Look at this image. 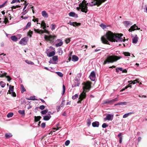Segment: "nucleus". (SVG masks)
I'll return each mask as SVG.
<instances>
[{"mask_svg": "<svg viewBox=\"0 0 147 147\" xmlns=\"http://www.w3.org/2000/svg\"><path fill=\"white\" fill-rule=\"evenodd\" d=\"M34 31L36 33H37L39 34H43L42 30H39V29H36L35 28H34Z\"/></svg>", "mask_w": 147, "mask_h": 147, "instance_id": "f3484780", "label": "nucleus"}, {"mask_svg": "<svg viewBox=\"0 0 147 147\" xmlns=\"http://www.w3.org/2000/svg\"><path fill=\"white\" fill-rule=\"evenodd\" d=\"M118 98L117 97L115 98L112 99L111 100H107L104 101L103 102V104H107V105H111L113 104L115 101L118 100Z\"/></svg>", "mask_w": 147, "mask_h": 147, "instance_id": "6e6552de", "label": "nucleus"}, {"mask_svg": "<svg viewBox=\"0 0 147 147\" xmlns=\"http://www.w3.org/2000/svg\"><path fill=\"white\" fill-rule=\"evenodd\" d=\"M0 85L3 88L5 86V84L3 81H1L0 82Z\"/></svg>", "mask_w": 147, "mask_h": 147, "instance_id": "c9c22d12", "label": "nucleus"}, {"mask_svg": "<svg viewBox=\"0 0 147 147\" xmlns=\"http://www.w3.org/2000/svg\"><path fill=\"white\" fill-rule=\"evenodd\" d=\"M28 38H22L20 41L19 43L22 45H25L26 44Z\"/></svg>", "mask_w": 147, "mask_h": 147, "instance_id": "f8f14e48", "label": "nucleus"}, {"mask_svg": "<svg viewBox=\"0 0 147 147\" xmlns=\"http://www.w3.org/2000/svg\"><path fill=\"white\" fill-rule=\"evenodd\" d=\"M92 82L90 81H88L86 83L84 82L83 84L84 86L83 87V91L86 92L88 91L91 88V84Z\"/></svg>", "mask_w": 147, "mask_h": 147, "instance_id": "7ed1b4c3", "label": "nucleus"}, {"mask_svg": "<svg viewBox=\"0 0 147 147\" xmlns=\"http://www.w3.org/2000/svg\"><path fill=\"white\" fill-rule=\"evenodd\" d=\"M30 99L31 100H37V99H36L35 98V96H31L30 97Z\"/></svg>", "mask_w": 147, "mask_h": 147, "instance_id": "49530a36", "label": "nucleus"}, {"mask_svg": "<svg viewBox=\"0 0 147 147\" xmlns=\"http://www.w3.org/2000/svg\"><path fill=\"white\" fill-rule=\"evenodd\" d=\"M108 126V125H107L106 123H104L102 124V127L103 128H105Z\"/></svg>", "mask_w": 147, "mask_h": 147, "instance_id": "603ef678", "label": "nucleus"}, {"mask_svg": "<svg viewBox=\"0 0 147 147\" xmlns=\"http://www.w3.org/2000/svg\"><path fill=\"white\" fill-rule=\"evenodd\" d=\"M33 34V32L30 30L28 32L27 35L29 36L30 37H32V35Z\"/></svg>", "mask_w": 147, "mask_h": 147, "instance_id": "473e14b6", "label": "nucleus"}, {"mask_svg": "<svg viewBox=\"0 0 147 147\" xmlns=\"http://www.w3.org/2000/svg\"><path fill=\"white\" fill-rule=\"evenodd\" d=\"M63 92L62 93V95H63L65 93V85L63 84Z\"/></svg>", "mask_w": 147, "mask_h": 147, "instance_id": "a18cd8bd", "label": "nucleus"}, {"mask_svg": "<svg viewBox=\"0 0 147 147\" xmlns=\"http://www.w3.org/2000/svg\"><path fill=\"white\" fill-rule=\"evenodd\" d=\"M61 108V107L60 106H57L56 107V109L57 111L58 112L59 111L60 109Z\"/></svg>", "mask_w": 147, "mask_h": 147, "instance_id": "0e129e2a", "label": "nucleus"}, {"mask_svg": "<svg viewBox=\"0 0 147 147\" xmlns=\"http://www.w3.org/2000/svg\"><path fill=\"white\" fill-rule=\"evenodd\" d=\"M42 16L44 17L47 18L48 17L47 13L45 11H42Z\"/></svg>", "mask_w": 147, "mask_h": 147, "instance_id": "a211bd4d", "label": "nucleus"}, {"mask_svg": "<svg viewBox=\"0 0 147 147\" xmlns=\"http://www.w3.org/2000/svg\"><path fill=\"white\" fill-rule=\"evenodd\" d=\"M81 24L80 23H77L76 22H74L73 26L74 27L78 26L81 25Z\"/></svg>", "mask_w": 147, "mask_h": 147, "instance_id": "7c9ffc66", "label": "nucleus"}, {"mask_svg": "<svg viewBox=\"0 0 147 147\" xmlns=\"http://www.w3.org/2000/svg\"><path fill=\"white\" fill-rule=\"evenodd\" d=\"M51 26H52L51 29L52 30H53L55 29V25L53 24H51Z\"/></svg>", "mask_w": 147, "mask_h": 147, "instance_id": "774afa93", "label": "nucleus"}, {"mask_svg": "<svg viewBox=\"0 0 147 147\" xmlns=\"http://www.w3.org/2000/svg\"><path fill=\"white\" fill-rule=\"evenodd\" d=\"M79 7H77V9L78 11H79L80 9H81V11L83 12H84L85 13H86L87 11H88V7H86L85 8H84L83 7H82V8H81V7L79 6Z\"/></svg>", "mask_w": 147, "mask_h": 147, "instance_id": "9d476101", "label": "nucleus"}, {"mask_svg": "<svg viewBox=\"0 0 147 147\" xmlns=\"http://www.w3.org/2000/svg\"><path fill=\"white\" fill-rule=\"evenodd\" d=\"M70 39L69 38H67L65 40V41L66 44L68 43L70 41Z\"/></svg>", "mask_w": 147, "mask_h": 147, "instance_id": "052dcab7", "label": "nucleus"}, {"mask_svg": "<svg viewBox=\"0 0 147 147\" xmlns=\"http://www.w3.org/2000/svg\"><path fill=\"white\" fill-rule=\"evenodd\" d=\"M41 25V26H42L43 29H45L47 28L46 24L44 20H43L42 21Z\"/></svg>", "mask_w": 147, "mask_h": 147, "instance_id": "6ab92c4d", "label": "nucleus"}, {"mask_svg": "<svg viewBox=\"0 0 147 147\" xmlns=\"http://www.w3.org/2000/svg\"><path fill=\"white\" fill-rule=\"evenodd\" d=\"M7 3V1H6L5 2V3H3L2 5H0V8H1L3 7L5 5V4Z\"/></svg>", "mask_w": 147, "mask_h": 147, "instance_id": "864d4df0", "label": "nucleus"}, {"mask_svg": "<svg viewBox=\"0 0 147 147\" xmlns=\"http://www.w3.org/2000/svg\"><path fill=\"white\" fill-rule=\"evenodd\" d=\"M46 29V28L43 29H44V30H42L43 34L44 33H47V34H49V31H48V30H47Z\"/></svg>", "mask_w": 147, "mask_h": 147, "instance_id": "8fccbe9b", "label": "nucleus"}, {"mask_svg": "<svg viewBox=\"0 0 147 147\" xmlns=\"http://www.w3.org/2000/svg\"><path fill=\"white\" fill-rule=\"evenodd\" d=\"M139 80L138 79H137L133 81H129L128 82L129 83H130V82H131V83L133 84H135L139 82V81L138 80Z\"/></svg>", "mask_w": 147, "mask_h": 147, "instance_id": "5701e85b", "label": "nucleus"}, {"mask_svg": "<svg viewBox=\"0 0 147 147\" xmlns=\"http://www.w3.org/2000/svg\"><path fill=\"white\" fill-rule=\"evenodd\" d=\"M127 104V102H120L118 103L115 104V105L116 106L117 105H125Z\"/></svg>", "mask_w": 147, "mask_h": 147, "instance_id": "b1692460", "label": "nucleus"}, {"mask_svg": "<svg viewBox=\"0 0 147 147\" xmlns=\"http://www.w3.org/2000/svg\"><path fill=\"white\" fill-rule=\"evenodd\" d=\"M21 87L22 89V93H23L24 92L26 91V90L22 84L21 85Z\"/></svg>", "mask_w": 147, "mask_h": 147, "instance_id": "c756f323", "label": "nucleus"}, {"mask_svg": "<svg viewBox=\"0 0 147 147\" xmlns=\"http://www.w3.org/2000/svg\"><path fill=\"white\" fill-rule=\"evenodd\" d=\"M133 113H134L133 112H130V113H128L125 114L123 115V118L127 117L129 115H130V114H133Z\"/></svg>", "mask_w": 147, "mask_h": 147, "instance_id": "cd10ccee", "label": "nucleus"}, {"mask_svg": "<svg viewBox=\"0 0 147 147\" xmlns=\"http://www.w3.org/2000/svg\"><path fill=\"white\" fill-rule=\"evenodd\" d=\"M4 22L5 24H6L7 23H9V21L7 18H5L4 19Z\"/></svg>", "mask_w": 147, "mask_h": 147, "instance_id": "6e6d98bb", "label": "nucleus"}, {"mask_svg": "<svg viewBox=\"0 0 147 147\" xmlns=\"http://www.w3.org/2000/svg\"><path fill=\"white\" fill-rule=\"evenodd\" d=\"M51 117V116H44L43 119L45 121H48L50 119Z\"/></svg>", "mask_w": 147, "mask_h": 147, "instance_id": "393cba45", "label": "nucleus"}, {"mask_svg": "<svg viewBox=\"0 0 147 147\" xmlns=\"http://www.w3.org/2000/svg\"><path fill=\"white\" fill-rule=\"evenodd\" d=\"M65 100H62V101L61 104V107H64V102H65Z\"/></svg>", "mask_w": 147, "mask_h": 147, "instance_id": "e2e57ef3", "label": "nucleus"}, {"mask_svg": "<svg viewBox=\"0 0 147 147\" xmlns=\"http://www.w3.org/2000/svg\"><path fill=\"white\" fill-rule=\"evenodd\" d=\"M87 124L88 126H89L91 124V120L90 119H88L86 120Z\"/></svg>", "mask_w": 147, "mask_h": 147, "instance_id": "e433bc0d", "label": "nucleus"}, {"mask_svg": "<svg viewBox=\"0 0 147 147\" xmlns=\"http://www.w3.org/2000/svg\"><path fill=\"white\" fill-rule=\"evenodd\" d=\"M92 125L93 127H98L99 125V122L97 121L93 122L92 123Z\"/></svg>", "mask_w": 147, "mask_h": 147, "instance_id": "2eb2a0df", "label": "nucleus"}, {"mask_svg": "<svg viewBox=\"0 0 147 147\" xmlns=\"http://www.w3.org/2000/svg\"><path fill=\"white\" fill-rule=\"evenodd\" d=\"M25 62L26 63L29 64L33 65L34 64L33 62L31 61H29L28 60H26L25 61Z\"/></svg>", "mask_w": 147, "mask_h": 147, "instance_id": "79ce46f5", "label": "nucleus"}, {"mask_svg": "<svg viewBox=\"0 0 147 147\" xmlns=\"http://www.w3.org/2000/svg\"><path fill=\"white\" fill-rule=\"evenodd\" d=\"M89 4L90 3L88 4V3H87L86 0H84L82 3L79 4V5L80 6L81 8H82V7L85 8L86 7H87V5L88 4H89V5L90 6Z\"/></svg>", "mask_w": 147, "mask_h": 147, "instance_id": "1a4fd4ad", "label": "nucleus"}, {"mask_svg": "<svg viewBox=\"0 0 147 147\" xmlns=\"http://www.w3.org/2000/svg\"><path fill=\"white\" fill-rule=\"evenodd\" d=\"M136 28H137V26H136V24L132 26L129 29L128 31L129 32H131L136 30Z\"/></svg>", "mask_w": 147, "mask_h": 147, "instance_id": "4468645a", "label": "nucleus"}, {"mask_svg": "<svg viewBox=\"0 0 147 147\" xmlns=\"http://www.w3.org/2000/svg\"><path fill=\"white\" fill-rule=\"evenodd\" d=\"M13 90L14 86L11 85H9V90H8L7 94L9 93L10 94H11L12 96L14 97L16 96V94L13 91Z\"/></svg>", "mask_w": 147, "mask_h": 147, "instance_id": "0eeeda50", "label": "nucleus"}, {"mask_svg": "<svg viewBox=\"0 0 147 147\" xmlns=\"http://www.w3.org/2000/svg\"><path fill=\"white\" fill-rule=\"evenodd\" d=\"M18 112L19 113L22 115H24L25 114V111L24 110L22 111L21 110H19V111H18Z\"/></svg>", "mask_w": 147, "mask_h": 147, "instance_id": "58836bf2", "label": "nucleus"}, {"mask_svg": "<svg viewBox=\"0 0 147 147\" xmlns=\"http://www.w3.org/2000/svg\"><path fill=\"white\" fill-rule=\"evenodd\" d=\"M45 109V106L44 105H41L39 107V109L41 110H43Z\"/></svg>", "mask_w": 147, "mask_h": 147, "instance_id": "4d7b16f0", "label": "nucleus"}, {"mask_svg": "<svg viewBox=\"0 0 147 147\" xmlns=\"http://www.w3.org/2000/svg\"><path fill=\"white\" fill-rule=\"evenodd\" d=\"M122 58L121 56H117L115 55H109L108 56L104 61L103 65L107 63H113Z\"/></svg>", "mask_w": 147, "mask_h": 147, "instance_id": "f03ea898", "label": "nucleus"}, {"mask_svg": "<svg viewBox=\"0 0 147 147\" xmlns=\"http://www.w3.org/2000/svg\"><path fill=\"white\" fill-rule=\"evenodd\" d=\"M123 35L122 34L114 33L111 31H108L105 35L101 37V40L103 44L109 45L110 44L108 40L112 42H124L126 40L125 37H123L124 39L121 37Z\"/></svg>", "mask_w": 147, "mask_h": 147, "instance_id": "f257e3e1", "label": "nucleus"}, {"mask_svg": "<svg viewBox=\"0 0 147 147\" xmlns=\"http://www.w3.org/2000/svg\"><path fill=\"white\" fill-rule=\"evenodd\" d=\"M79 84H80L78 83H77V84H75L74 85H72V86L73 87H75L76 86H79Z\"/></svg>", "mask_w": 147, "mask_h": 147, "instance_id": "338daca9", "label": "nucleus"}, {"mask_svg": "<svg viewBox=\"0 0 147 147\" xmlns=\"http://www.w3.org/2000/svg\"><path fill=\"white\" fill-rule=\"evenodd\" d=\"M56 73L60 77H62L63 76V74L62 73L59 72H57Z\"/></svg>", "mask_w": 147, "mask_h": 147, "instance_id": "c03bdc74", "label": "nucleus"}, {"mask_svg": "<svg viewBox=\"0 0 147 147\" xmlns=\"http://www.w3.org/2000/svg\"><path fill=\"white\" fill-rule=\"evenodd\" d=\"M89 77L91 81H94L95 80L96 78V75L94 71H92L91 72Z\"/></svg>", "mask_w": 147, "mask_h": 147, "instance_id": "ddd939ff", "label": "nucleus"}, {"mask_svg": "<svg viewBox=\"0 0 147 147\" xmlns=\"http://www.w3.org/2000/svg\"><path fill=\"white\" fill-rule=\"evenodd\" d=\"M41 118V117L40 116H35L34 117V121L35 122H36L40 120Z\"/></svg>", "mask_w": 147, "mask_h": 147, "instance_id": "412c9836", "label": "nucleus"}, {"mask_svg": "<svg viewBox=\"0 0 147 147\" xmlns=\"http://www.w3.org/2000/svg\"><path fill=\"white\" fill-rule=\"evenodd\" d=\"M16 2L20 3V0H13L11 2V4H13V3H15Z\"/></svg>", "mask_w": 147, "mask_h": 147, "instance_id": "de8ad7c7", "label": "nucleus"}, {"mask_svg": "<svg viewBox=\"0 0 147 147\" xmlns=\"http://www.w3.org/2000/svg\"><path fill=\"white\" fill-rule=\"evenodd\" d=\"M31 23L30 22H28L25 28H24V29H26L30 27L31 26Z\"/></svg>", "mask_w": 147, "mask_h": 147, "instance_id": "4c0bfd02", "label": "nucleus"}, {"mask_svg": "<svg viewBox=\"0 0 147 147\" xmlns=\"http://www.w3.org/2000/svg\"><path fill=\"white\" fill-rule=\"evenodd\" d=\"M138 37L136 35L132 39V42L133 43H136L138 41Z\"/></svg>", "mask_w": 147, "mask_h": 147, "instance_id": "dca6fc26", "label": "nucleus"}, {"mask_svg": "<svg viewBox=\"0 0 147 147\" xmlns=\"http://www.w3.org/2000/svg\"><path fill=\"white\" fill-rule=\"evenodd\" d=\"M6 78H7V80L9 82H10L11 81V78L9 76H6Z\"/></svg>", "mask_w": 147, "mask_h": 147, "instance_id": "680f3d73", "label": "nucleus"}, {"mask_svg": "<svg viewBox=\"0 0 147 147\" xmlns=\"http://www.w3.org/2000/svg\"><path fill=\"white\" fill-rule=\"evenodd\" d=\"M86 92L83 91L79 96V100L77 102L78 103H81L82 101L85 98L86 96Z\"/></svg>", "mask_w": 147, "mask_h": 147, "instance_id": "39448f33", "label": "nucleus"}, {"mask_svg": "<svg viewBox=\"0 0 147 147\" xmlns=\"http://www.w3.org/2000/svg\"><path fill=\"white\" fill-rule=\"evenodd\" d=\"M7 75V73H6V72L2 74L1 76H0V77L1 78L3 77L4 76H5L6 77V76H6Z\"/></svg>", "mask_w": 147, "mask_h": 147, "instance_id": "09e8293b", "label": "nucleus"}, {"mask_svg": "<svg viewBox=\"0 0 147 147\" xmlns=\"http://www.w3.org/2000/svg\"><path fill=\"white\" fill-rule=\"evenodd\" d=\"M123 24L125 26L127 27L130 24V22L129 21H125L123 22Z\"/></svg>", "mask_w": 147, "mask_h": 147, "instance_id": "a878e982", "label": "nucleus"}, {"mask_svg": "<svg viewBox=\"0 0 147 147\" xmlns=\"http://www.w3.org/2000/svg\"><path fill=\"white\" fill-rule=\"evenodd\" d=\"M78 57L75 55H74L72 56V61H77L78 60Z\"/></svg>", "mask_w": 147, "mask_h": 147, "instance_id": "aec40b11", "label": "nucleus"}, {"mask_svg": "<svg viewBox=\"0 0 147 147\" xmlns=\"http://www.w3.org/2000/svg\"><path fill=\"white\" fill-rule=\"evenodd\" d=\"M11 40L14 41H16L18 39L15 36H12L11 37Z\"/></svg>", "mask_w": 147, "mask_h": 147, "instance_id": "2f4dec72", "label": "nucleus"}, {"mask_svg": "<svg viewBox=\"0 0 147 147\" xmlns=\"http://www.w3.org/2000/svg\"><path fill=\"white\" fill-rule=\"evenodd\" d=\"M76 15V13L74 12H70L69 13V15L70 16L74 17Z\"/></svg>", "mask_w": 147, "mask_h": 147, "instance_id": "a19ab883", "label": "nucleus"}, {"mask_svg": "<svg viewBox=\"0 0 147 147\" xmlns=\"http://www.w3.org/2000/svg\"><path fill=\"white\" fill-rule=\"evenodd\" d=\"M113 116L114 115L113 114H108L106 116V117L104 118V119L105 121L107 120L111 121L113 119Z\"/></svg>", "mask_w": 147, "mask_h": 147, "instance_id": "9b49d317", "label": "nucleus"}, {"mask_svg": "<svg viewBox=\"0 0 147 147\" xmlns=\"http://www.w3.org/2000/svg\"><path fill=\"white\" fill-rule=\"evenodd\" d=\"M107 0H96L95 2L93 1H92L91 2L92 4H89L90 6H92L94 5H97L98 7L102 3L105 2Z\"/></svg>", "mask_w": 147, "mask_h": 147, "instance_id": "20e7f679", "label": "nucleus"}, {"mask_svg": "<svg viewBox=\"0 0 147 147\" xmlns=\"http://www.w3.org/2000/svg\"><path fill=\"white\" fill-rule=\"evenodd\" d=\"M124 55L125 56H130V54L128 52H125L124 53Z\"/></svg>", "mask_w": 147, "mask_h": 147, "instance_id": "5fc2aeb1", "label": "nucleus"}, {"mask_svg": "<svg viewBox=\"0 0 147 147\" xmlns=\"http://www.w3.org/2000/svg\"><path fill=\"white\" fill-rule=\"evenodd\" d=\"M13 113H9L7 114V117L8 118L11 117L13 116Z\"/></svg>", "mask_w": 147, "mask_h": 147, "instance_id": "f704fd0d", "label": "nucleus"}, {"mask_svg": "<svg viewBox=\"0 0 147 147\" xmlns=\"http://www.w3.org/2000/svg\"><path fill=\"white\" fill-rule=\"evenodd\" d=\"M42 127L43 128H44L45 126V123H42L41 125Z\"/></svg>", "mask_w": 147, "mask_h": 147, "instance_id": "69168bd1", "label": "nucleus"}, {"mask_svg": "<svg viewBox=\"0 0 147 147\" xmlns=\"http://www.w3.org/2000/svg\"><path fill=\"white\" fill-rule=\"evenodd\" d=\"M63 44V42H62V41L61 40L60 41V42L56 43L55 45V46L56 47H59L61 46V45H62Z\"/></svg>", "mask_w": 147, "mask_h": 147, "instance_id": "bb28decb", "label": "nucleus"}, {"mask_svg": "<svg viewBox=\"0 0 147 147\" xmlns=\"http://www.w3.org/2000/svg\"><path fill=\"white\" fill-rule=\"evenodd\" d=\"M55 54V52L54 51H52L49 53L48 56L49 57L53 56Z\"/></svg>", "mask_w": 147, "mask_h": 147, "instance_id": "c85d7f7f", "label": "nucleus"}, {"mask_svg": "<svg viewBox=\"0 0 147 147\" xmlns=\"http://www.w3.org/2000/svg\"><path fill=\"white\" fill-rule=\"evenodd\" d=\"M78 94H76L72 96V99L74 100L75 99L78 98Z\"/></svg>", "mask_w": 147, "mask_h": 147, "instance_id": "37998d69", "label": "nucleus"}, {"mask_svg": "<svg viewBox=\"0 0 147 147\" xmlns=\"http://www.w3.org/2000/svg\"><path fill=\"white\" fill-rule=\"evenodd\" d=\"M70 143V141L69 140H67L65 142V145L66 146H67L69 145Z\"/></svg>", "mask_w": 147, "mask_h": 147, "instance_id": "13d9d810", "label": "nucleus"}, {"mask_svg": "<svg viewBox=\"0 0 147 147\" xmlns=\"http://www.w3.org/2000/svg\"><path fill=\"white\" fill-rule=\"evenodd\" d=\"M53 60V61H57L58 60V56H53L52 57Z\"/></svg>", "mask_w": 147, "mask_h": 147, "instance_id": "ea45409f", "label": "nucleus"}, {"mask_svg": "<svg viewBox=\"0 0 147 147\" xmlns=\"http://www.w3.org/2000/svg\"><path fill=\"white\" fill-rule=\"evenodd\" d=\"M58 52L59 55H61L62 54V51L61 50V49H58Z\"/></svg>", "mask_w": 147, "mask_h": 147, "instance_id": "bf43d9fd", "label": "nucleus"}, {"mask_svg": "<svg viewBox=\"0 0 147 147\" xmlns=\"http://www.w3.org/2000/svg\"><path fill=\"white\" fill-rule=\"evenodd\" d=\"M48 111V110L47 109L43 111H42L41 113L42 114L45 115L47 113Z\"/></svg>", "mask_w": 147, "mask_h": 147, "instance_id": "72a5a7b5", "label": "nucleus"}, {"mask_svg": "<svg viewBox=\"0 0 147 147\" xmlns=\"http://www.w3.org/2000/svg\"><path fill=\"white\" fill-rule=\"evenodd\" d=\"M100 26L103 29L106 28V25L102 23L100 25Z\"/></svg>", "mask_w": 147, "mask_h": 147, "instance_id": "3c124183", "label": "nucleus"}, {"mask_svg": "<svg viewBox=\"0 0 147 147\" xmlns=\"http://www.w3.org/2000/svg\"><path fill=\"white\" fill-rule=\"evenodd\" d=\"M56 37V36L55 35H50L49 36H48L45 35L44 36V38L45 40L47 41H51L54 40Z\"/></svg>", "mask_w": 147, "mask_h": 147, "instance_id": "423d86ee", "label": "nucleus"}, {"mask_svg": "<svg viewBox=\"0 0 147 147\" xmlns=\"http://www.w3.org/2000/svg\"><path fill=\"white\" fill-rule=\"evenodd\" d=\"M12 136V134L10 133H7L5 134V136L6 138H9L11 137Z\"/></svg>", "mask_w": 147, "mask_h": 147, "instance_id": "4be33fe9", "label": "nucleus"}]
</instances>
